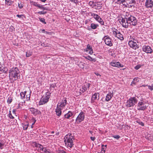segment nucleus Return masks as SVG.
Wrapping results in <instances>:
<instances>
[{"instance_id":"2eb2a0df","label":"nucleus","mask_w":153,"mask_h":153,"mask_svg":"<svg viewBox=\"0 0 153 153\" xmlns=\"http://www.w3.org/2000/svg\"><path fill=\"white\" fill-rule=\"evenodd\" d=\"M63 109L59 106V104H57L56 108V109L55 112L56 115L58 116H60L62 114V110Z\"/></svg>"},{"instance_id":"ea45409f","label":"nucleus","mask_w":153,"mask_h":153,"mask_svg":"<svg viewBox=\"0 0 153 153\" xmlns=\"http://www.w3.org/2000/svg\"><path fill=\"white\" fill-rule=\"evenodd\" d=\"M102 148L101 149V151L100 153H105V148H103V147L104 146V145L102 146Z\"/></svg>"},{"instance_id":"603ef678","label":"nucleus","mask_w":153,"mask_h":153,"mask_svg":"<svg viewBox=\"0 0 153 153\" xmlns=\"http://www.w3.org/2000/svg\"><path fill=\"white\" fill-rule=\"evenodd\" d=\"M44 149V148L43 147V146L42 145L41 146V147L39 148V149L40 150L43 151Z\"/></svg>"},{"instance_id":"b1692460","label":"nucleus","mask_w":153,"mask_h":153,"mask_svg":"<svg viewBox=\"0 0 153 153\" xmlns=\"http://www.w3.org/2000/svg\"><path fill=\"white\" fill-rule=\"evenodd\" d=\"M26 91H25L24 92H21L20 95L21 96V98L22 99H23L25 98V96L26 94Z\"/></svg>"},{"instance_id":"1a4fd4ad","label":"nucleus","mask_w":153,"mask_h":153,"mask_svg":"<svg viewBox=\"0 0 153 153\" xmlns=\"http://www.w3.org/2000/svg\"><path fill=\"white\" fill-rule=\"evenodd\" d=\"M102 40H104L105 44L108 46H112V43L111 42V39L108 36H105L102 38Z\"/></svg>"},{"instance_id":"39448f33","label":"nucleus","mask_w":153,"mask_h":153,"mask_svg":"<svg viewBox=\"0 0 153 153\" xmlns=\"http://www.w3.org/2000/svg\"><path fill=\"white\" fill-rule=\"evenodd\" d=\"M144 101H140L139 102L137 105V109L138 110H145L148 107Z\"/></svg>"},{"instance_id":"de8ad7c7","label":"nucleus","mask_w":153,"mask_h":153,"mask_svg":"<svg viewBox=\"0 0 153 153\" xmlns=\"http://www.w3.org/2000/svg\"><path fill=\"white\" fill-rule=\"evenodd\" d=\"M42 151H43L45 153H47V152H49L48 150L45 148H44V149Z\"/></svg>"},{"instance_id":"a18cd8bd","label":"nucleus","mask_w":153,"mask_h":153,"mask_svg":"<svg viewBox=\"0 0 153 153\" xmlns=\"http://www.w3.org/2000/svg\"><path fill=\"white\" fill-rule=\"evenodd\" d=\"M18 7L19 8L21 9L23 7V5L21 3L19 4V3Z\"/></svg>"},{"instance_id":"052dcab7","label":"nucleus","mask_w":153,"mask_h":153,"mask_svg":"<svg viewBox=\"0 0 153 153\" xmlns=\"http://www.w3.org/2000/svg\"><path fill=\"white\" fill-rule=\"evenodd\" d=\"M23 15H17L16 16H17L19 18H21L22 16H23Z\"/></svg>"},{"instance_id":"e433bc0d","label":"nucleus","mask_w":153,"mask_h":153,"mask_svg":"<svg viewBox=\"0 0 153 153\" xmlns=\"http://www.w3.org/2000/svg\"><path fill=\"white\" fill-rule=\"evenodd\" d=\"M122 1H120L122 3V4H123V5L125 6H126V7H127V6H126V5L125 4H124L123 3L124 2H126L127 3V1L128 0H121Z\"/></svg>"},{"instance_id":"f704fd0d","label":"nucleus","mask_w":153,"mask_h":153,"mask_svg":"<svg viewBox=\"0 0 153 153\" xmlns=\"http://www.w3.org/2000/svg\"><path fill=\"white\" fill-rule=\"evenodd\" d=\"M34 145L35 146L39 148V149L40 148V147H41V146H42L41 144L36 143H35L34 144Z\"/></svg>"},{"instance_id":"09e8293b","label":"nucleus","mask_w":153,"mask_h":153,"mask_svg":"<svg viewBox=\"0 0 153 153\" xmlns=\"http://www.w3.org/2000/svg\"><path fill=\"white\" fill-rule=\"evenodd\" d=\"M59 153H66V152L65 151L62 150H59Z\"/></svg>"},{"instance_id":"7ed1b4c3","label":"nucleus","mask_w":153,"mask_h":153,"mask_svg":"<svg viewBox=\"0 0 153 153\" xmlns=\"http://www.w3.org/2000/svg\"><path fill=\"white\" fill-rule=\"evenodd\" d=\"M20 71L17 67L12 68L9 72V77L10 79L13 81L16 80L19 75Z\"/></svg>"},{"instance_id":"8fccbe9b","label":"nucleus","mask_w":153,"mask_h":153,"mask_svg":"<svg viewBox=\"0 0 153 153\" xmlns=\"http://www.w3.org/2000/svg\"><path fill=\"white\" fill-rule=\"evenodd\" d=\"M117 1L116 2L117 3L120 4H122L120 1H122L121 0H116Z\"/></svg>"},{"instance_id":"9d476101","label":"nucleus","mask_w":153,"mask_h":153,"mask_svg":"<svg viewBox=\"0 0 153 153\" xmlns=\"http://www.w3.org/2000/svg\"><path fill=\"white\" fill-rule=\"evenodd\" d=\"M143 51L147 53H151L152 50L149 46L144 45L142 48Z\"/></svg>"},{"instance_id":"774afa93","label":"nucleus","mask_w":153,"mask_h":153,"mask_svg":"<svg viewBox=\"0 0 153 153\" xmlns=\"http://www.w3.org/2000/svg\"><path fill=\"white\" fill-rule=\"evenodd\" d=\"M16 111V109H13V113H15Z\"/></svg>"},{"instance_id":"680f3d73","label":"nucleus","mask_w":153,"mask_h":153,"mask_svg":"<svg viewBox=\"0 0 153 153\" xmlns=\"http://www.w3.org/2000/svg\"><path fill=\"white\" fill-rule=\"evenodd\" d=\"M95 74L97 76H101V75H100V74H99L98 73H95Z\"/></svg>"},{"instance_id":"37998d69","label":"nucleus","mask_w":153,"mask_h":153,"mask_svg":"<svg viewBox=\"0 0 153 153\" xmlns=\"http://www.w3.org/2000/svg\"><path fill=\"white\" fill-rule=\"evenodd\" d=\"M9 117L11 119H13L14 117L10 113H10L9 114Z\"/></svg>"},{"instance_id":"6e6552de","label":"nucleus","mask_w":153,"mask_h":153,"mask_svg":"<svg viewBox=\"0 0 153 153\" xmlns=\"http://www.w3.org/2000/svg\"><path fill=\"white\" fill-rule=\"evenodd\" d=\"M128 45L131 48L134 50L139 48V45L137 44L136 40L130 41L128 42Z\"/></svg>"},{"instance_id":"58836bf2","label":"nucleus","mask_w":153,"mask_h":153,"mask_svg":"<svg viewBox=\"0 0 153 153\" xmlns=\"http://www.w3.org/2000/svg\"><path fill=\"white\" fill-rule=\"evenodd\" d=\"M147 86L148 87V88L151 91L153 90V84L151 86L147 85Z\"/></svg>"},{"instance_id":"4d7b16f0","label":"nucleus","mask_w":153,"mask_h":153,"mask_svg":"<svg viewBox=\"0 0 153 153\" xmlns=\"http://www.w3.org/2000/svg\"><path fill=\"white\" fill-rule=\"evenodd\" d=\"M38 13L41 15V14H43V11H39L37 13Z\"/></svg>"},{"instance_id":"a19ab883","label":"nucleus","mask_w":153,"mask_h":153,"mask_svg":"<svg viewBox=\"0 0 153 153\" xmlns=\"http://www.w3.org/2000/svg\"><path fill=\"white\" fill-rule=\"evenodd\" d=\"M114 30H113V33L115 36H116V32L117 31V29L114 28Z\"/></svg>"},{"instance_id":"f03ea898","label":"nucleus","mask_w":153,"mask_h":153,"mask_svg":"<svg viewBox=\"0 0 153 153\" xmlns=\"http://www.w3.org/2000/svg\"><path fill=\"white\" fill-rule=\"evenodd\" d=\"M74 136L71 134H67L64 138V142L65 146L68 148H71L74 145Z\"/></svg>"},{"instance_id":"f3484780","label":"nucleus","mask_w":153,"mask_h":153,"mask_svg":"<svg viewBox=\"0 0 153 153\" xmlns=\"http://www.w3.org/2000/svg\"><path fill=\"white\" fill-rule=\"evenodd\" d=\"M99 99V94L98 93H95L92 96L91 100L94 101L96 100H98Z\"/></svg>"},{"instance_id":"cd10ccee","label":"nucleus","mask_w":153,"mask_h":153,"mask_svg":"<svg viewBox=\"0 0 153 153\" xmlns=\"http://www.w3.org/2000/svg\"><path fill=\"white\" fill-rule=\"evenodd\" d=\"M88 5L92 7L95 6L96 5L94 1H90L88 3Z\"/></svg>"},{"instance_id":"c03bdc74","label":"nucleus","mask_w":153,"mask_h":153,"mask_svg":"<svg viewBox=\"0 0 153 153\" xmlns=\"http://www.w3.org/2000/svg\"><path fill=\"white\" fill-rule=\"evenodd\" d=\"M28 124H27V125H25L23 126V128L25 130H27V128L28 127Z\"/></svg>"},{"instance_id":"e2e57ef3","label":"nucleus","mask_w":153,"mask_h":153,"mask_svg":"<svg viewBox=\"0 0 153 153\" xmlns=\"http://www.w3.org/2000/svg\"><path fill=\"white\" fill-rule=\"evenodd\" d=\"M120 33L117 30V31L116 32V36L118 34H120Z\"/></svg>"},{"instance_id":"f257e3e1","label":"nucleus","mask_w":153,"mask_h":153,"mask_svg":"<svg viewBox=\"0 0 153 153\" xmlns=\"http://www.w3.org/2000/svg\"><path fill=\"white\" fill-rule=\"evenodd\" d=\"M124 18L119 19V21L122 26L125 28H127L129 25L134 26L137 24V20L134 16L131 15L129 13L126 12L124 13Z\"/></svg>"},{"instance_id":"473e14b6","label":"nucleus","mask_w":153,"mask_h":153,"mask_svg":"<svg viewBox=\"0 0 153 153\" xmlns=\"http://www.w3.org/2000/svg\"><path fill=\"white\" fill-rule=\"evenodd\" d=\"M41 9H42L43 10H50L48 8L46 7H44L43 5H41Z\"/></svg>"},{"instance_id":"c85d7f7f","label":"nucleus","mask_w":153,"mask_h":153,"mask_svg":"<svg viewBox=\"0 0 153 153\" xmlns=\"http://www.w3.org/2000/svg\"><path fill=\"white\" fill-rule=\"evenodd\" d=\"M97 21L99 22L101 25H104V22L102 19L100 17Z\"/></svg>"},{"instance_id":"5fc2aeb1","label":"nucleus","mask_w":153,"mask_h":153,"mask_svg":"<svg viewBox=\"0 0 153 153\" xmlns=\"http://www.w3.org/2000/svg\"><path fill=\"white\" fill-rule=\"evenodd\" d=\"M92 141H94L95 139L96 138L94 137H90Z\"/></svg>"},{"instance_id":"c756f323","label":"nucleus","mask_w":153,"mask_h":153,"mask_svg":"<svg viewBox=\"0 0 153 153\" xmlns=\"http://www.w3.org/2000/svg\"><path fill=\"white\" fill-rule=\"evenodd\" d=\"M136 3V1H135L134 0H128L127 1V4H134Z\"/></svg>"},{"instance_id":"9b49d317","label":"nucleus","mask_w":153,"mask_h":153,"mask_svg":"<svg viewBox=\"0 0 153 153\" xmlns=\"http://www.w3.org/2000/svg\"><path fill=\"white\" fill-rule=\"evenodd\" d=\"M90 84L89 83H86L82 86V88L80 89V93H82L85 91L89 90Z\"/></svg>"},{"instance_id":"6ab92c4d","label":"nucleus","mask_w":153,"mask_h":153,"mask_svg":"<svg viewBox=\"0 0 153 153\" xmlns=\"http://www.w3.org/2000/svg\"><path fill=\"white\" fill-rule=\"evenodd\" d=\"M73 115V113L71 111H69L68 112L64 115L65 118L69 119Z\"/></svg>"},{"instance_id":"a878e982","label":"nucleus","mask_w":153,"mask_h":153,"mask_svg":"<svg viewBox=\"0 0 153 153\" xmlns=\"http://www.w3.org/2000/svg\"><path fill=\"white\" fill-rule=\"evenodd\" d=\"M33 4L34 6L38 7L39 8H41V5L38 4L37 2H33Z\"/></svg>"},{"instance_id":"2f4dec72","label":"nucleus","mask_w":153,"mask_h":153,"mask_svg":"<svg viewBox=\"0 0 153 153\" xmlns=\"http://www.w3.org/2000/svg\"><path fill=\"white\" fill-rule=\"evenodd\" d=\"M39 19L41 22L43 23L44 24H46V22L45 21V19L44 18H39Z\"/></svg>"},{"instance_id":"dca6fc26","label":"nucleus","mask_w":153,"mask_h":153,"mask_svg":"<svg viewBox=\"0 0 153 153\" xmlns=\"http://www.w3.org/2000/svg\"><path fill=\"white\" fill-rule=\"evenodd\" d=\"M30 111L32 114L35 115L41 113L40 111L33 108H30Z\"/></svg>"},{"instance_id":"864d4df0","label":"nucleus","mask_w":153,"mask_h":153,"mask_svg":"<svg viewBox=\"0 0 153 153\" xmlns=\"http://www.w3.org/2000/svg\"><path fill=\"white\" fill-rule=\"evenodd\" d=\"M72 2H73L74 3H76L77 2V0H70Z\"/></svg>"},{"instance_id":"bf43d9fd","label":"nucleus","mask_w":153,"mask_h":153,"mask_svg":"<svg viewBox=\"0 0 153 153\" xmlns=\"http://www.w3.org/2000/svg\"><path fill=\"white\" fill-rule=\"evenodd\" d=\"M88 57L89 58L88 59L92 61L93 60V59L90 56H88Z\"/></svg>"},{"instance_id":"79ce46f5","label":"nucleus","mask_w":153,"mask_h":153,"mask_svg":"<svg viewBox=\"0 0 153 153\" xmlns=\"http://www.w3.org/2000/svg\"><path fill=\"white\" fill-rule=\"evenodd\" d=\"M113 137L115 139H118L120 138V136L119 135H115L113 136Z\"/></svg>"},{"instance_id":"7c9ffc66","label":"nucleus","mask_w":153,"mask_h":153,"mask_svg":"<svg viewBox=\"0 0 153 153\" xmlns=\"http://www.w3.org/2000/svg\"><path fill=\"white\" fill-rule=\"evenodd\" d=\"M92 47L89 44L87 45L86 51H88L89 50H92Z\"/></svg>"},{"instance_id":"423d86ee","label":"nucleus","mask_w":153,"mask_h":153,"mask_svg":"<svg viewBox=\"0 0 153 153\" xmlns=\"http://www.w3.org/2000/svg\"><path fill=\"white\" fill-rule=\"evenodd\" d=\"M51 93L47 92L46 94V96L44 97H42L39 102V105H42L47 102L50 98V95Z\"/></svg>"},{"instance_id":"13d9d810","label":"nucleus","mask_w":153,"mask_h":153,"mask_svg":"<svg viewBox=\"0 0 153 153\" xmlns=\"http://www.w3.org/2000/svg\"><path fill=\"white\" fill-rule=\"evenodd\" d=\"M89 53L90 54H92L93 53V50H89Z\"/></svg>"},{"instance_id":"0eeeda50","label":"nucleus","mask_w":153,"mask_h":153,"mask_svg":"<svg viewBox=\"0 0 153 153\" xmlns=\"http://www.w3.org/2000/svg\"><path fill=\"white\" fill-rule=\"evenodd\" d=\"M84 118L85 114L83 111H81L76 119V123H79L84 120Z\"/></svg>"},{"instance_id":"6e6d98bb","label":"nucleus","mask_w":153,"mask_h":153,"mask_svg":"<svg viewBox=\"0 0 153 153\" xmlns=\"http://www.w3.org/2000/svg\"><path fill=\"white\" fill-rule=\"evenodd\" d=\"M139 124L141 125L142 126H144V123L142 122H138Z\"/></svg>"},{"instance_id":"c9c22d12","label":"nucleus","mask_w":153,"mask_h":153,"mask_svg":"<svg viewBox=\"0 0 153 153\" xmlns=\"http://www.w3.org/2000/svg\"><path fill=\"white\" fill-rule=\"evenodd\" d=\"M12 98L11 97H9L8 98L7 100V102L8 104H10L12 101Z\"/></svg>"},{"instance_id":"5701e85b","label":"nucleus","mask_w":153,"mask_h":153,"mask_svg":"<svg viewBox=\"0 0 153 153\" xmlns=\"http://www.w3.org/2000/svg\"><path fill=\"white\" fill-rule=\"evenodd\" d=\"M139 81V79L138 78H135L131 82V85H135L136 83Z\"/></svg>"},{"instance_id":"72a5a7b5","label":"nucleus","mask_w":153,"mask_h":153,"mask_svg":"<svg viewBox=\"0 0 153 153\" xmlns=\"http://www.w3.org/2000/svg\"><path fill=\"white\" fill-rule=\"evenodd\" d=\"M32 54V53L30 51H28L26 52V56L27 57H28L30 56Z\"/></svg>"},{"instance_id":"49530a36","label":"nucleus","mask_w":153,"mask_h":153,"mask_svg":"<svg viewBox=\"0 0 153 153\" xmlns=\"http://www.w3.org/2000/svg\"><path fill=\"white\" fill-rule=\"evenodd\" d=\"M140 67V65H137L134 68L136 70H138Z\"/></svg>"},{"instance_id":"4be33fe9","label":"nucleus","mask_w":153,"mask_h":153,"mask_svg":"<svg viewBox=\"0 0 153 153\" xmlns=\"http://www.w3.org/2000/svg\"><path fill=\"white\" fill-rule=\"evenodd\" d=\"M91 16L93 17L97 21L100 17V16L97 14H95L94 13H91Z\"/></svg>"},{"instance_id":"338daca9","label":"nucleus","mask_w":153,"mask_h":153,"mask_svg":"<svg viewBox=\"0 0 153 153\" xmlns=\"http://www.w3.org/2000/svg\"><path fill=\"white\" fill-rule=\"evenodd\" d=\"M127 5H128V7H131L133 6V5H129L128 4Z\"/></svg>"},{"instance_id":"412c9836","label":"nucleus","mask_w":153,"mask_h":153,"mask_svg":"<svg viewBox=\"0 0 153 153\" xmlns=\"http://www.w3.org/2000/svg\"><path fill=\"white\" fill-rule=\"evenodd\" d=\"M98 26L99 25L98 24H96L94 23H92L91 24L90 27L91 28L93 29H96Z\"/></svg>"},{"instance_id":"0e129e2a","label":"nucleus","mask_w":153,"mask_h":153,"mask_svg":"<svg viewBox=\"0 0 153 153\" xmlns=\"http://www.w3.org/2000/svg\"><path fill=\"white\" fill-rule=\"evenodd\" d=\"M45 33L47 34H51V32H48L47 31H45Z\"/></svg>"},{"instance_id":"bb28decb","label":"nucleus","mask_w":153,"mask_h":153,"mask_svg":"<svg viewBox=\"0 0 153 153\" xmlns=\"http://www.w3.org/2000/svg\"><path fill=\"white\" fill-rule=\"evenodd\" d=\"M4 144L5 143L4 141L2 140H0V148L1 149H3Z\"/></svg>"},{"instance_id":"ddd939ff","label":"nucleus","mask_w":153,"mask_h":153,"mask_svg":"<svg viewBox=\"0 0 153 153\" xmlns=\"http://www.w3.org/2000/svg\"><path fill=\"white\" fill-rule=\"evenodd\" d=\"M110 65L113 67H116L118 68L123 67V65L120 64L119 62L113 61L110 63Z\"/></svg>"},{"instance_id":"3c124183","label":"nucleus","mask_w":153,"mask_h":153,"mask_svg":"<svg viewBox=\"0 0 153 153\" xmlns=\"http://www.w3.org/2000/svg\"><path fill=\"white\" fill-rule=\"evenodd\" d=\"M39 32H42V33H45V31L44 29L40 30L39 31Z\"/></svg>"},{"instance_id":"4c0bfd02","label":"nucleus","mask_w":153,"mask_h":153,"mask_svg":"<svg viewBox=\"0 0 153 153\" xmlns=\"http://www.w3.org/2000/svg\"><path fill=\"white\" fill-rule=\"evenodd\" d=\"M56 85L55 84H52L50 87V89L51 90H53V88H54L55 87H56Z\"/></svg>"},{"instance_id":"f8f14e48","label":"nucleus","mask_w":153,"mask_h":153,"mask_svg":"<svg viewBox=\"0 0 153 153\" xmlns=\"http://www.w3.org/2000/svg\"><path fill=\"white\" fill-rule=\"evenodd\" d=\"M145 6L147 8H152L153 7V1L152 0H146Z\"/></svg>"},{"instance_id":"20e7f679","label":"nucleus","mask_w":153,"mask_h":153,"mask_svg":"<svg viewBox=\"0 0 153 153\" xmlns=\"http://www.w3.org/2000/svg\"><path fill=\"white\" fill-rule=\"evenodd\" d=\"M137 102V100L135 97H131L126 102V106L127 107L133 106Z\"/></svg>"},{"instance_id":"69168bd1","label":"nucleus","mask_w":153,"mask_h":153,"mask_svg":"<svg viewBox=\"0 0 153 153\" xmlns=\"http://www.w3.org/2000/svg\"><path fill=\"white\" fill-rule=\"evenodd\" d=\"M33 120V123L32 124V125H34V124L35 123L36 121V120L34 119Z\"/></svg>"},{"instance_id":"4468645a","label":"nucleus","mask_w":153,"mask_h":153,"mask_svg":"<svg viewBox=\"0 0 153 153\" xmlns=\"http://www.w3.org/2000/svg\"><path fill=\"white\" fill-rule=\"evenodd\" d=\"M59 106L60 107L63 109L67 104V101L66 98H64L63 100H62L61 102L59 103Z\"/></svg>"},{"instance_id":"a211bd4d","label":"nucleus","mask_w":153,"mask_h":153,"mask_svg":"<svg viewBox=\"0 0 153 153\" xmlns=\"http://www.w3.org/2000/svg\"><path fill=\"white\" fill-rule=\"evenodd\" d=\"M113 94L111 92H109L106 96L105 100L106 101H108L111 99L113 96Z\"/></svg>"},{"instance_id":"aec40b11","label":"nucleus","mask_w":153,"mask_h":153,"mask_svg":"<svg viewBox=\"0 0 153 153\" xmlns=\"http://www.w3.org/2000/svg\"><path fill=\"white\" fill-rule=\"evenodd\" d=\"M0 71L4 73H7V70H6V68H3L2 65L0 62Z\"/></svg>"},{"instance_id":"393cba45","label":"nucleus","mask_w":153,"mask_h":153,"mask_svg":"<svg viewBox=\"0 0 153 153\" xmlns=\"http://www.w3.org/2000/svg\"><path fill=\"white\" fill-rule=\"evenodd\" d=\"M115 36L121 40H123L124 39L123 35L121 33L120 34L117 35V36Z\"/></svg>"}]
</instances>
